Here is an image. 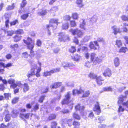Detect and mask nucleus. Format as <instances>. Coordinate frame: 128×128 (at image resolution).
Wrapping results in <instances>:
<instances>
[{
	"label": "nucleus",
	"mask_w": 128,
	"mask_h": 128,
	"mask_svg": "<svg viewBox=\"0 0 128 128\" xmlns=\"http://www.w3.org/2000/svg\"><path fill=\"white\" fill-rule=\"evenodd\" d=\"M83 93L82 97H86L89 96L90 94V92L88 90L84 92V91L82 90H74L72 91L73 94V95H75L76 94H79Z\"/></svg>",
	"instance_id": "3"
},
{
	"label": "nucleus",
	"mask_w": 128,
	"mask_h": 128,
	"mask_svg": "<svg viewBox=\"0 0 128 128\" xmlns=\"http://www.w3.org/2000/svg\"><path fill=\"white\" fill-rule=\"evenodd\" d=\"M42 42L40 39L37 40L36 42V45L38 46H41Z\"/></svg>",
	"instance_id": "46"
},
{
	"label": "nucleus",
	"mask_w": 128,
	"mask_h": 128,
	"mask_svg": "<svg viewBox=\"0 0 128 128\" xmlns=\"http://www.w3.org/2000/svg\"><path fill=\"white\" fill-rule=\"evenodd\" d=\"M72 16L73 18L75 19H77L78 18V15L76 13H73Z\"/></svg>",
	"instance_id": "44"
},
{
	"label": "nucleus",
	"mask_w": 128,
	"mask_h": 128,
	"mask_svg": "<svg viewBox=\"0 0 128 128\" xmlns=\"http://www.w3.org/2000/svg\"><path fill=\"white\" fill-rule=\"evenodd\" d=\"M91 38L90 36H86L85 37L84 39V40L86 42L88 41Z\"/></svg>",
	"instance_id": "57"
},
{
	"label": "nucleus",
	"mask_w": 128,
	"mask_h": 128,
	"mask_svg": "<svg viewBox=\"0 0 128 128\" xmlns=\"http://www.w3.org/2000/svg\"><path fill=\"white\" fill-rule=\"evenodd\" d=\"M18 22V20H15L10 22V26H12V25H16V23Z\"/></svg>",
	"instance_id": "54"
},
{
	"label": "nucleus",
	"mask_w": 128,
	"mask_h": 128,
	"mask_svg": "<svg viewBox=\"0 0 128 128\" xmlns=\"http://www.w3.org/2000/svg\"><path fill=\"white\" fill-rule=\"evenodd\" d=\"M58 19H51L50 21V24L47 25L46 26V27L48 30V33L49 35L50 36L51 35V33L49 30V28L51 26L53 27L54 29L56 28L58 25V23H59L58 22Z\"/></svg>",
	"instance_id": "1"
},
{
	"label": "nucleus",
	"mask_w": 128,
	"mask_h": 128,
	"mask_svg": "<svg viewBox=\"0 0 128 128\" xmlns=\"http://www.w3.org/2000/svg\"><path fill=\"white\" fill-rule=\"evenodd\" d=\"M29 13L27 14H24L21 16V18L23 20H25L28 17V14Z\"/></svg>",
	"instance_id": "34"
},
{
	"label": "nucleus",
	"mask_w": 128,
	"mask_h": 128,
	"mask_svg": "<svg viewBox=\"0 0 128 128\" xmlns=\"http://www.w3.org/2000/svg\"><path fill=\"white\" fill-rule=\"evenodd\" d=\"M29 89V87L28 85L26 84H24V92H26L28 91Z\"/></svg>",
	"instance_id": "31"
},
{
	"label": "nucleus",
	"mask_w": 128,
	"mask_h": 128,
	"mask_svg": "<svg viewBox=\"0 0 128 128\" xmlns=\"http://www.w3.org/2000/svg\"><path fill=\"white\" fill-rule=\"evenodd\" d=\"M23 30L22 29H19L16 30V34L19 35L22 34L23 33Z\"/></svg>",
	"instance_id": "43"
},
{
	"label": "nucleus",
	"mask_w": 128,
	"mask_h": 128,
	"mask_svg": "<svg viewBox=\"0 0 128 128\" xmlns=\"http://www.w3.org/2000/svg\"><path fill=\"white\" fill-rule=\"evenodd\" d=\"M94 110L96 111L97 112L98 114H99L100 112V107L98 103L97 102V104L95 105L94 108Z\"/></svg>",
	"instance_id": "15"
},
{
	"label": "nucleus",
	"mask_w": 128,
	"mask_h": 128,
	"mask_svg": "<svg viewBox=\"0 0 128 128\" xmlns=\"http://www.w3.org/2000/svg\"><path fill=\"white\" fill-rule=\"evenodd\" d=\"M28 56V54L26 52H25L23 53L22 54V58H26Z\"/></svg>",
	"instance_id": "45"
},
{
	"label": "nucleus",
	"mask_w": 128,
	"mask_h": 128,
	"mask_svg": "<svg viewBox=\"0 0 128 128\" xmlns=\"http://www.w3.org/2000/svg\"><path fill=\"white\" fill-rule=\"evenodd\" d=\"M72 119H65L63 120H62V122H63V124H67L68 126H70L72 124Z\"/></svg>",
	"instance_id": "17"
},
{
	"label": "nucleus",
	"mask_w": 128,
	"mask_h": 128,
	"mask_svg": "<svg viewBox=\"0 0 128 128\" xmlns=\"http://www.w3.org/2000/svg\"><path fill=\"white\" fill-rule=\"evenodd\" d=\"M94 45L93 43L92 42H91L90 44L89 47L91 49H93L94 50H96L97 49V48L96 46L99 47V45L98 44V42L97 41H95L94 42Z\"/></svg>",
	"instance_id": "7"
},
{
	"label": "nucleus",
	"mask_w": 128,
	"mask_h": 128,
	"mask_svg": "<svg viewBox=\"0 0 128 128\" xmlns=\"http://www.w3.org/2000/svg\"><path fill=\"white\" fill-rule=\"evenodd\" d=\"M8 82L10 84H12L14 82V80L10 79L8 80Z\"/></svg>",
	"instance_id": "63"
},
{
	"label": "nucleus",
	"mask_w": 128,
	"mask_h": 128,
	"mask_svg": "<svg viewBox=\"0 0 128 128\" xmlns=\"http://www.w3.org/2000/svg\"><path fill=\"white\" fill-rule=\"evenodd\" d=\"M80 58V56L79 55L76 54L74 57V60L76 62L78 61L79 60Z\"/></svg>",
	"instance_id": "27"
},
{
	"label": "nucleus",
	"mask_w": 128,
	"mask_h": 128,
	"mask_svg": "<svg viewBox=\"0 0 128 128\" xmlns=\"http://www.w3.org/2000/svg\"><path fill=\"white\" fill-rule=\"evenodd\" d=\"M61 85V82H56L54 83L52 85V86H51V87L52 88H56L60 86Z\"/></svg>",
	"instance_id": "19"
},
{
	"label": "nucleus",
	"mask_w": 128,
	"mask_h": 128,
	"mask_svg": "<svg viewBox=\"0 0 128 128\" xmlns=\"http://www.w3.org/2000/svg\"><path fill=\"white\" fill-rule=\"evenodd\" d=\"M97 41L99 42H101L104 43V39L102 38H97Z\"/></svg>",
	"instance_id": "56"
},
{
	"label": "nucleus",
	"mask_w": 128,
	"mask_h": 128,
	"mask_svg": "<svg viewBox=\"0 0 128 128\" xmlns=\"http://www.w3.org/2000/svg\"><path fill=\"white\" fill-rule=\"evenodd\" d=\"M81 49L84 52H88V48L86 47L82 46V47Z\"/></svg>",
	"instance_id": "49"
},
{
	"label": "nucleus",
	"mask_w": 128,
	"mask_h": 128,
	"mask_svg": "<svg viewBox=\"0 0 128 128\" xmlns=\"http://www.w3.org/2000/svg\"><path fill=\"white\" fill-rule=\"evenodd\" d=\"M116 44L118 48L122 46V43L120 40H117L116 42Z\"/></svg>",
	"instance_id": "29"
},
{
	"label": "nucleus",
	"mask_w": 128,
	"mask_h": 128,
	"mask_svg": "<svg viewBox=\"0 0 128 128\" xmlns=\"http://www.w3.org/2000/svg\"><path fill=\"white\" fill-rule=\"evenodd\" d=\"M10 115L7 114L5 118V120L6 122H8L10 121Z\"/></svg>",
	"instance_id": "40"
},
{
	"label": "nucleus",
	"mask_w": 128,
	"mask_h": 128,
	"mask_svg": "<svg viewBox=\"0 0 128 128\" xmlns=\"http://www.w3.org/2000/svg\"><path fill=\"white\" fill-rule=\"evenodd\" d=\"M112 28L114 35H116L118 33L120 32V28L117 27L116 26H112Z\"/></svg>",
	"instance_id": "10"
},
{
	"label": "nucleus",
	"mask_w": 128,
	"mask_h": 128,
	"mask_svg": "<svg viewBox=\"0 0 128 128\" xmlns=\"http://www.w3.org/2000/svg\"><path fill=\"white\" fill-rule=\"evenodd\" d=\"M96 55L95 53H92L90 55L91 60L96 64L100 61V60L96 56Z\"/></svg>",
	"instance_id": "6"
},
{
	"label": "nucleus",
	"mask_w": 128,
	"mask_h": 128,
	"mask_svg": "<svg viewBox=\"0 0 128 128\" xmlns=\"http://www.w3.org/2000/svg\"><path fill=\"white\" fill-rule=\"evenodd\" d=\"M24 42L27 45L28 49L30 50H33L34 46V41L32 40L31 38L28 37L27 40H24Z\"/></svg>",
	"instance_id": "2"
},
{
	"label": "nucleus",
	"mask_w": 128,
	"mask_h": 128,
	"mask_svg": "<svg viewBox=\"0 0 128 128\" xmlns=\"http://www.w3.org/2000/svg\"><path fill=\"white\" fill-rule=\"evenodd\" d=\"M18 47V45L17 44H14L11 45L10 46V48L12 49L15 50Z\"/></svg>",
	"instance_id": "26"
},
{
	"label": "nucleus",
	"mask_w": 128,
	"mask_h": 128,
	"mask_svg": "<svg viewBox=\"0 0 128 128\" xmlns=\"http://www.w3.org/2000/svg\"><path fill=\"white\" fill-rule=\"evenodd\" d=\"M97 16L96 15H94L91 18V21L92 22H96L97 20Z\"/></svg>",
	"instance_id": "32"
},
{
	"label": "nucleus",
	"mask_w": 128,
	"mask_h": 128,
	"mask_svg": "<svg viewBox=\"0 0 128 128\" xmlns=\"http://www.w3.org/2000/svg\"><path fill=\"white\" fill-rule=\"evenodd\" d=\"M126 97V96H121L119 98L118 101V104H120L122 103L124 101V98Z\"/></svg>",
	"instance_id": "23"
},
{
	"label": "nucleus",
	"mask_w": 128,
	"mask_h": 128,
	"mask_svg": "<svg viewBox=\"0 0 128 128\" xmlns=\"http://www.w3.org/2000/svg\"><path fill=\"white\" fill-rule=\"evenodd\" d=\"M70 17L68 15L66 16H64L63 18V19L65 20H69L70 19Z\"/></svg>",
	"instance_id": "52"
},
{
	"label": "nucleus",
	"mask_w": 128,
	"mask_h": 128,
	"mask_svg": "<svg viewBox=\"0 0 128 128\" xmlns=\"http://www.w3.org/2000/svg\"><path fill=\"white\" fill-rule=\"evenodd\" d=\"M27 3L26 1V0H23L22 3L20 4V6L21 8L24 7Z\"/></svg>",
	"instance_id": "39"
},
{
	"label": "nucleus",
	"mask_w": 128,
	"mask_h": 128,
	"mask_svg": "<svg viewBox=\"0 0 128 128\" xmlns=\"http://www.w3.org/2000/svg\"><path fill=\"white\" fill-rule=\"evenodd\" d=\"M62 65L63 67L65 68L66 69V68L70 66H74L75 65L72 63H70L67 62H63L62 63Z\"/></svg>",
	"instance_id": "11"
},
{
	"label": "nucleus",
	"mask_w": 128,
	"mask_h": 128,
	"mask_svg": "<svg viewBox=\"0 0 128 128\" xmlns=\"http://www.w3.org/2000/svg\"><path fill=\"white\" fill-rule=\"evenodd\" d=\"M87 68H89L90 67V63L88 61H87L85 62V64L84 65Z\"/></svg>",
	"instance_id": "64"
},
{
	"label": "nucleus",
	"mask_w": 128,
	"mask_h": 128,
	"mask_svg": "<svg viewBox=\"0 0 128 128\" xmlns=\"http://www.w3.org/2000/svg\"><path fill=\"white\" fill-rule=\"evenodd\" d=\"M60 68H55L53 70H53L54 72V73L55 72H59L60 71Z\"/></svg>",
	"instance_id": "60"
},
{
	"label": "nucleus",
	"mask_w": 128,
	"mask_h": 128,
	"mask_svg": "<svg viewBox=\"0 0 128 128\" xmlns=\"http://www.w3.org/2000/svg\"><path fill=\"white\" fill-rule=\"evenodd\" d=\"M47 12V11L46 10H44L40 12H39L38 14L42 16L45 15Z\"/></svg>",
	"instance_id": "53"
},
{
	"label": "nucleus",
	"mask_w": 128,
	"mask_h": 128,
	"mask_svg": "<svg viewBox=\"0 0 128 128\" xmlns=\"http://www.w3.org/2000/svg\"><path fill=\"white\" fill-rule=\"evenodd\" d=\"M39 104H36L34 106L33 110L34 112H36L39 108Z\"/></svg>",
	"instance_id": "51"
},
{
	"label": "nucleus",
	"mask_w": 128,
	"mask_h": 128,
	"mask_svg": "<svg viewBox=\"0 0 128 128\" xmlns=\"http://www.w3.org/2000/svg\"><path fill=\"white\" fill-rule=\"evenodd\" d=\"M69 31L71 32L72 35H74L76 34L79 37H82L83 35V33L78 29L74 30L71 29L69 30Z\"/></svg>",
	"instance_id": "4"
},
{
	"label": "nucleus",
	"mask_w": 128,
	"mask_h": 128,
	"mask_svg": "<svg viewBox=\"0 0 128 128\" xmlns=\"http://www.w3.org/2000/svg\"><path fill=\"white\" fill-rule=\"evenodd\" d=\"M19 98L18 97H16L14 98L12 101V104H14L17 102L18 101Z\"/></svg>",
	"instance_id": "50"
},
{
	"label": "nucleus",
	"mask_w": 128,
	"mask_h": 128,
	"mask_svg": "<svg viewBox=\"0 0 128 128\" xmlns=\"http://www.w3.org/2000/svg\"><path fill=\"white\" fill-rule=\"evenodd\" d=\"M68 27V23L67 21H66L65 24L62 25V28L63 29L66 30L67 29Z\"/></svg>",
	"instance_id": "25"
},
{
	"label": "nucleus",
	"mask_w": 128,
	"mask_h": 128,
	"mask_svg": "<svg viewBox=\"0 0 128 128\" xmlns=\"http://www.w3.org/2000/svg\"><path fill=\"white\" fill-rule=\"evenodd\" d=\"M45 96V95H42L40 96L38 100V101L40 103H42L44 100Z\"/></svg>",
	"instance_id": "36"
},
{
	"label": "nucleus",
	"mask_w": 128,
	"mask_h": 128,
	"mask_svg": "<svg viewBox=\"0 0 128 128\" xmlns=\"http://www.w3.org/2000/svg\"><path fill=\"white\" fill-rule=\"evenodd\" d=\"M70 94L69 92H68L67 94L65 95V98L62 102V104H67L68 103L70 98Z\"/></svg>",
	"instance_id": "5"
},
{
	"label": "nucleus",
	"mask_w": 128,
	"mask_h": 128,
	"mask_svg": "<svg viewBox=\"0 0 128 128\" xmlns=\"http://www.w3.org/2000/svg\"><path fill=\"white\" fill-rule=\"evenodd\" d=\"M96 79L97 83L99 86L101 85L102 84V81L104 80V79L101 76L97 77Z\"/></svg>",
	"instance_id": "14"
},
{
	"label": "nucleus",
	"mask_w": 128,
	"mask_h": 128,
	"mask_svg": "<svg viewBox=\"0 0 128 128\" xmlns=\"http://www.w3.org/2000/svg\"><path fill=\"white\" fill-rule=\"evenodd\" d=\"M14 32L13 30H9L7 31V36H11L14 34Z\"/></svg>",
	"instance_id": "55"
},
{
	"label": "nucleus",
	"mask_w": 128,
	"mask_h": 128,
	"mask_svg": "<svg viewBox=\"0 0 128 128\" xmlns=\"http://www.w3.org/2000/svg\"><path fill=\"white\" fill-rule=\"evenodd\" d=\"M30 113H27L25 114L20 113V117L24 121H26L25 119H28L29 118Z\"/></svg>",
	"instance_id": "12"
},
{
	"label": "nucleus",
	"mask_w": 128,
	"mask_h": 128,
	"mask_svg": "<svg viewBox=\"0 0 128 128\" xmlns=\"http://www.w3.org/2000/svg\"><path fill=\"white\" fill-rule=\"evenodd\" d=\"M112 89L111 87H107L103 88V90L105 91H111Z\"/></svg>",
	"instance_id": "35"
},
{
	"label": "nucleus",
	"mask_w": 128,
	"mask_h": 128,
	"mask_svg": "<svg viewBox=\"0 0 128 128\" xmlns=\"http://www.w3.org/2000/svg\"><path fill=\"white\" fill-rule=\"evenodd\" d=\"M65 38V34L63 32L60 33L59 34L58 40L60 42H64Z\"/></svg>",
	"instance_id": "13"
},
{
	"label": "nucleus",
	"mask_w": 128,
	"mask_h": 128,
	"mask_svg": "<svg viewBox=\"0 0 128 128\" xmlns=\"http://www.w3.org/2000/svg\"><path fill=\"white\" fill-rule=\"evenodd\" d=\"M84 108V106H80V104H78L76 106L75 108L76 110H78L80 111H83Z\"/></svg>",
	"instance_id": "21"
},
{
	"label": "nucleus",
	"mask_w": 128,
	"mask_h": 128,
	"mask_svg": "<svg viewBox=\"0 0 128 128\" xmlns=\"http://www.w3.org/2000/svg\"><path fill=\"white\" fill-rule=\"evenodd\" d=\"M34 67H32V69L28 73V74L27 75V76L29 78H30L31 76L34 75L35 74V72L34 71V69L36 68V65L34 64Z\"/></svg>",
	"instance_id": "8"
},
{
	"label": "nucleus",
	"mask_w": 128,
	"mask_h": 128,
	"mask_svg": "<svg viewBox=\"0 0 128 128\" xmlns=\"http://www.w3.org/2000/svg\"><path fill=\"white\" fill-rule=\"evenodd\" d=\"M57 124L56 122H53L51 123V128H56Z\"/></svg>",
	"instance_id": "47"
},
{
	"label": "nucleus",
	"mask_w": 128,
	"mask_h": 128,
	"mask_svg": "<svg viewBox=\"0 0 128 128\" xmlns=\"http://www.w3.org/2000/svg\"><path fill=\"white\" fill-rule=\"evenodd\" d=\"M58 6H54L50 10L51 12H54L58 11Z\"/></svg>",
	"instance_id": "38"
},
{
	"label": "nucleus",
	"mask_w": 128,
	"mask_h": 128,
	"mask_svg": "<svg viewBox=\"0 0 128 128\" xmlns=\"http://www.w3.org/2000/svg\"><path fill=\"white\" fill-rule=\"evenodd\" d=\"M114 63L115 66L118 67L119 66L120 64V61L118 58H115L114 60Z\"/></svg>",
	"instance_id": "22"
},
{
	"label": "nucleus",
	"mask_w": 128,
	"mask_h": 128,
	"mask_svg": "<svg viewBox=\"0 0 128 128\" xmlns=\"http://www.w3.org/2000/svg\"><path fill=\"white\" fill-rule=\"evenodd\" d=\"M80 27L84 30H85L86 22L84 20L82 19L80 20Z\"/></svg>",
	"instance_id": "18"
},
{
	"label": "nucleus",
	"mask_w": 128,
	"mask_h": 128,
	"mask_svg": "<svg viewBox=\"0 0 128 128\" xmlns=\"http://www.w3.org/2000/svg\"><path fill=\"white\" fill-rule=\"evenodd\" d=\"M102 74L103 76L105 77L108 76L110 77L112 75V71L110 68H107L104 70Z\"/></svg>",
	"instance_id": "9"
},
{
	"label": "nucleus",
	"mask_w": 128,
	"mask_h": 128,
	"mask_svg": "<svg viewBox=\"0 0 128 128\" xmlns=\"http://www.w3.org/2000/svg\"><path fill=\"white\" fill-rule=\"evenodd\" d=\"M73 125L75 126V128H77L80 125L79 123L78 122L74 121L73 124Z\"/></svg>",
	"instance_id": "58"
},
{
	"label": "nucleus",
	"mask_w": 128,
	"mask_h": 128,
	"mask_svg": "<svg viewBox=\"0 0 128 128\" xmlns=\"http://www.w3.org/2000/svg\"><path fill=\"white\" fill-rule=\"evenodd\" d=\"M21 38V36L20 35L16 34V36L14 37V41L15 42H17L20 40Z\"/></svg>",
	"instance_id": "20"
},
{
	"label": "nucleus",
	"mask_w": 128,
	"mask_h": 128,
	"mask_svg": "<svg viewBox=\"0 0 128 128\" xmlns=\"http://www.w3.org/2000/svg\"><path fill=\"white\" fill-rule=\"evenodd\" d=\"M82 0H77L76 1V4L80 7H82L83 5H82Z\"/></svg>",
	"instance_id": "37"
},
{
	"label": "nucleus",
	"mask_w": 128,
	"mask_h": 128,
	"mask_svg": "<svg viewBox=\"0 0 128 128\" xmlns=\"http://www.w3.org/2000/svg\"><path fill=\"white\" fill-rule=\"evenodd\" d=\"M89 76L92 79L96 78V76L95 74L92 73H90L89 75Z\"/></svg>",
	"instance_id": "41"
},
{
	"label": "nucleus",
	"mask_w": 128,
	"mask_h": 128,
	"mask_svg": "<svg viewBox=\"0 0 128 128\" xmlns=\"http://www.w3.org/2000/svg\"><path fill=\"white\" fill-rule=\"evenodd\" d=\"M121 18L122 20L124 21L128 20V16L123 15L121 17Z\"/></svg>",
	"instance_id": "42"
},
{
	"label": "nucleus",
	"mask_w": 128,
	"mask_h": 128,
	"mask_svg": "<svg viewBox=\"0 0 128 128\" xmlns=\"http://www.w3.org/2000/svg\"><path fill=\"white\" fill-rule=\"evenodd\" d=\"M75 47L74 46H72L69 49V51L72 53H73L76 51Z\"/></svg>",
	"instance_id": "30"
},
{
	"label": "nucleus",
	"mask_w": 128,
	"mask_h": 128,
	"mask_svg": "<svg viewBox=\"0 0 128 128\" xmlns=\"http://www.w3.org/2000/svg\"><path fill=\"white\" fill-rule=\"evenodd\" d=\"M56 116L55 114H51L48 118V119L50 120L55 119Z\"/></svg>",
	"instance_id": "28"
},
{
	"label": "nucleus",
	"mask_w": 128,
	"mask_h": 128,
	"mask_svg": "<svg viewBox=\"0 0 128 128\" xmlns=\"http://www.w3.org/2000/svg\"><path fill=\"white\" fill-rule=\"evenodd\" d=\"M70 25L74 27L76 26V24L74 21L72 20L70 21Z\"/></svg>",
	"instance_id": "61"
},
{
	"label": "nucleus",
	"mask_w": 128,
	"mask_h": 128,
	"mask_svg": "<svg viewBox=\"0 0 128 128\" xmlns=\"http://www.w3.org/2000/svg\"><path fill=\"white\" fill-rule=\"evenodd\" d=\"M14 7V3H13L11 6H8L6 8L7 10H11L13 9Z\"/></svg>",
	"instance_id": "33"
},
{
	"label": "nucleus",
	"mask_w": 128,
	"mask_h": 128,
	"mask_svg": "<svg viewBox=\"0 0 128 128\" xmlns=\"http://www.w3.org/2000/svg\"><path fill=\"white\" fill-rule=\"evenodd\" d=\"M12 66V64L11 63H8L5 65L1 60H0V67H2L3 68L6 67H9Z\"/></svg>",
	"instance_id": "16"
},
{
	"label": "nucleus",
	"mask_w": 128,
	"mask_h": 128,
	"mask_svg": "<svg viewBox=\"0 0 128 128\" xmlns=\"http://www.w3.org/2000/svg\"><path fill=\"white\" fill-rule=\"evenodd\" d=\"M124 109L121 106H119L118 110V112H123L124 111Z\"/></svg>",
	"instance_id": "62"
},
{
	"label": "nucleus",
	"mask_w": 128,
	"mask_h": 128,
	"mask_svg": "<svg viewBox=\"0 0 128 128\" xmlns=\"http://www.w3.org/2000/svg\"><path fill=\"white\" fill-rule=\"evenodd\" d=\"M73 116L74 118L76 119L79 120L80 119V117L79 115L77 114L76 113H74L73 114Z\"/></svg>",
	"instance_id": "48"
},
{
	"label": "nucleus",
	"mask_w": 128,
	"mask_h": 128,
	"mask_svg": "<svg viewBox=\"0 0 128 128\" xmlns=\"http://www.w3.org/2000/svg\"><path fill=\"white\" fill-rule=\"evenodd\" d=\"M54 73V72L53 70H51L49 72H46L44 73V76H48L51 75L52 74Z\"/></svg>",
	"instance_id": "24"
},
{
	"label": "nucleus",
	"mask_w": 128,
	"mask_h": 128,
	"mask_svg": "<svg viewBox=\"0 0 128 128\" xmlns=\"http://www.w3.org/2000/svg\"><path fill=\"white\" fill-rule=\"evenodd\" d=\"M126 48L122 47L120 50V52L125 53L126 51Z\"/></svg>",
	"instance_id": "59"
}]
</instances>
